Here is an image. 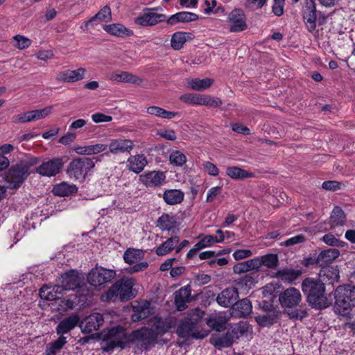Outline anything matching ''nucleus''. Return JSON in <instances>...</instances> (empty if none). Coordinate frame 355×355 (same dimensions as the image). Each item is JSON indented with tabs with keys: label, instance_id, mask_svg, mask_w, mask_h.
Wrapping results in <instances>:
<instances>
[{
	"label": "nucleus",
	"instance_id": "obj_25",
	"mask_svg": "<svg viewBox=\"0 0 355 355\" xmlns=\"http://www.w3.org/2000/svg\"><path fill=\"white\" fill-rule=\"evenodd\" d=\"M63 287L55 285L53 287L44 285L40 289V296L42 299L53 301L60 300L58 295L63 293Z\"/></svg>",
	"mask_w": 355,
	"mask_h": 355
},
{
	"label": "nucleus",
	"instance_id": "obj_60",
	"mask_svg": "<svg viewBox=\"0 0 355 355\" xmlns=\"http://www.w3.org/2000/svg\"><path fill=\"white\" fill-rule=\"evenodd\" d=\"M135 263L136 264H135L134 266L127 268L126 271L129 273L138 272L140 271H144L148 266V263L146 261H142V262H139L137 263Z\"/></svg>",
	"mask_w": 355,
	"mask_h": 355
},
{
	"label": "nucleus",
	"instance_id": "obj_46",
	"mask_svg": "<svg viewBox=\"0 0 355 355\" xmlns=\"http://www.w3.org/2000/svg\"><path fill=\"white\" fill-rule=\"evenodd\" d=\"M257 323L263 327H269L277 322V315L275 313L259 315L255 318Z\"/></svg>",
	"mask_w": 355,
	"mask_h": 355
},
{
	"label": "nucleus",
	"instance_id": "obj_42",
	"mask_svg": "<svg viewBox=\"0 0 355 355\" xmlns=\"http://www.w3.org/2000/svg\"><path fill=\"white\" fill-rule=\"evenodd\" d=\"M345 219L346 217L344 211L339 207H335L330 217L331 227L343 225L345 223Z\"/></svg>",
	"mask_w": 355,
	"mask_h": 355
},
{
	"label": "nucleus",
	"instance_id": "obj_11",
	"mask_svg": "<svg viewBox=\"0 0 355 355\" xmlns=\"http://www.w3.org/2000/svg\"><path fill=\"white\" fill-rule=\"evenodd\" d=\"M159 7L146 8L135 19V22L141 26H153L160 22L166 21V16L164 14L157 13Z\"/></svg>",
	"mask_w": 355,
	"mask_h": 355
},
{
	"label": "nucleus",
	"instance_id": "obj_48",
	"mask_svg": "<svg viewBox=\"0 0 355 355\" xmlns=\"http://www.w3.org/2000/svg\"><path fill=\"white\" fill-rule=\"evenodd\" d=\"M202 95L197 94H184L180 96V100L184 103L195 105H201Z\"/></svg>",
	"mask_w": 355,
	"mask_h": 355
},
{
	"label": "nucleus",
	"instance_id": "obj_8",
	"mask_svg": "<svg viewBox=\"0 0 355 355\" xmlns=\"http://www.w3.org/2000/svg\"><path fill=\"white\" fill-rule=\"evenodd\" d=\"M205 315L199 309L193 310L192 316L183 320L177 329V334L181 338L190 336L197 338L196 328L198 320Z\"/></svg>",
	"mask_w": 355,
	"mask_h": 355
},
{
	"label": "nucleus",
	"instance_id": "obj_6",
	"mask_svg": "<svg viewBox=\"0 0 355 355\" xmlns=\"http://www.w3.org/2000/svg\"><path fill=\"white\" fill-rule=\"evenodd\" d=\"M94 166V158L87 157L74 158L69 164L67 173L71 178L83 182Z\"/></svg>",
	"mask_w": 355,
	"mask_h": 355
},
{
	"label": "nucleus",
	"instance_id": "obj_3",
	"mask_svg": "<svg viewBox=\"0 0 355 355\" xmlns=\"http://www.w3.org/2000/svg\"><path fill=\"white\" fill-rule=\"evenodd\" d=\"M334 311L340 315H347L355 307V286L346 284L338 286L334 291Z\"/></svg>",
	"mask_w": 355,
	"mask_h": 355
},
{
	"label": "nucleus",
	"instance_id": "obj_32",
	"mask_svg": "<svg viewBox=\"0 0 355 355\" xmlns=\"http://www.w3.org/2000/svg\"><path fill=\"white\" fill-rule=\"evenodd\" d=\"M184 198V193L180 189H167L163 193L164 202L169 205L180 204Z\"/></svg>",
	"mask_w": 355,
	"mask_h": 355
},
{
	"label": "nucleus",
	"instance_id": "obj_51",
	"mask_svg": "<svg viewBox=\"0 0 355 355\" xmlns=\"http://www.w3.org/2000/svg\"><path fill=\"white\" fill-rule=\"evenodd\" d=\"M322 240L328 245L335 247H344L346 245L345 241H340L331 234H326Z\"/></svg>",
	"mask_w": 355,
	"mask_h": 355
},
{
	"label": "nucleus",
	"instance_id": "obj_36",
	"mask_svg": "<svg viewBox=\"0 0 355 355\" xmlns=\"http://www.w3.org/2000/svg\"><path fill=\"white\" fill-rule=\"evenodd\" d=\"M340 255L338 250L335 248H329L322 251L318 256L316 263L320 266L331 263Z\"/></svg>",
	"mask_w": 355,
	"mask_h": 355
},
{
	"label": "nucleus",
	"instance_id": "obj_49",
	"mask_svg": "<svg viewBox=\"0 0 355 355\" xmlns=\"http://www.w3.org/2000/svg\"><path fill=\"white\" fill-rule=\"evenodd\" d=\"M169 161L174 166H181L186 163L187 157L182 152L174 150L170 154Z\"/></svg>",
	"mask_w": 355,
	"mask_h": 355
},
{
	"label": "nucleus",
	"instance_id": "obj_23",
	"mask_svg": "<svg viewBox=\"0 0 355 355\" xmlns=\"http://www.w3.org/2000/svg\"><path fill=\"white\" fill-rule=\"evenodd\" d=\"M86 70L84 68H78L76 70H66L57 75V80L65 83H74L83 80Z\"/></svg>",
	"mask_w": 355,
	"mask_h": 355
},
{
	"label": "nucleus",
	"instance_id": "obj_10",
	"mask_svg": "<svg viewBox=\"0 0 355 355\" xmlns=\"http://www.w3.org/2000/svg\"><path fill=\"white\" fill-rule=\"evenodd\" d=\"M29 174L27 166L21 162L12 166L6 176L8 187L15 189H18Z\"/></svg>",
	"mask_w": 355,
	"mask_h": 355
},
{
	"label": "nucleus",
	"instance_id": "obj_57",
	"mask_svg": "<svg viewBox=\"0 0 355 355\" xmlns=\"http://www.w3.org/2000/svg\"><path fill=\"white\" fill-rule=\"evenodd\" d=\"M306 237L304 234H298L284 241L282 245L286 247L293 246L305 242Z\"/></svg>",
	"mask_w": 355,
	"mask_h": 355
},
{
	"label": "nucleus",
	"instance_id": "obj_63",
	"mask_svg": "<svg viewBox=\"0 0 355 355\" xmlns=\"http://www.w3.org/2000/svg\"><path fill=\"white\" fill-rule=\"evenodd\" d=\"M285 5V1H274V3L272 6V11L275 15L277 17H280L284 14V8Z\"/></svg>",
	"mask_w": 355,
	"mask_h": 355
},
{
	"label": "nucleus",
	"instance_id": "obj_56",
	"mask_svg": "<svg viewBox=\"0 0 355 355\" xmlns=\"http://www.w3.org/2000/svg\"><path fill=\"white\" fill-rule=\"evenodd\" d=\"M255 282V279L252 276L245 275L238 279L237 284L241 287L250 289L254 286Z\"/></svg>",
	"mask_w": 355,
	"mask_h": 355
},
{
	"label": "nucleus",
	"instance_id": "obj_27",
	"mask_svg": "<svg viewBox=\"0 0 355 355\" xmlns=\"http://www.w3.org/2000/svg\"><path fill=\"white\" fill-rule=\"evenodd\" d=\"M109 78L112 81L119 83H127L137 85L141 83V80L139 77L127 71H116L110 74Z\"/></svg>",
	"mask_w": 355,
	"mask_h": 355
},
{
	"label": "nucleus",
	"instance_id": "obj_53",
	"mask_svg": "<svg viewBox=\"0 0 355 355\" xmlns=\"http://www.w3.org/2000/svg\"><path fill=\"white\" fill-rule=\"evenodd\" d=\"M222 103V101L219 98L212 97L209 95H202L201 105L218 107Z\"/></svg>",
	"mask_w": 355,
	"mask_h": 355
},
{
	"label": "nucleus",
	"instance_id": "obj_12",
	"mask_svg": "<svg viewBox=\"0 0 355 355\" xmlns=\"http://www.w3.org/2000/svg\"><path fill=\"white\" fill-rule=\"evenodd\" d=\"M63 166L62 159L56 157L42 162L36 168V173L44 177H53L58 174Z\"/></svg>",
	"mask_w": 355,
	"mask_h": 355
},
{
	"label": "nucleus",
	"instance_id": "obj_16",
	"mask_svg": "<svg viewBox=\"0 0 355 355\" xmlns=\"http://www.w3.org/2000/svg\"><path fill=\"white\" fill-rule=\"evenodd\" d=\"M228 21L230 23L231 32H241L246 29V18L241 9H234L228 15Z\"/></svg>",
	"mask_w": 355,
	"mask_h": 355
},
{
	"label": "nucleus",
	"instance_id": "obj_15",
	"mask_svg": "<svg viewBox=\"0 0 355 355\" xmlns=\"http://www.w3.org/2000/svg\"><path fill=\"white\" fill-rule=\"evenodd\" d=\"M104 323V318L99 313H93L86 317L80 325L83 333L91 334L99 329Z\"/></svg>",
	"mask_w": 355,
	"mask_h": 355
},
{
	"label": "nucleus",
	"instance_id": "obj_61",
	"mask_svg": "<svg viewBox=\"0 0 355 355\" xmlns=\"http://www.w3.org/2000/svg\"><path fill=\"white\" fill-rule=\"evenodd\" d=\"M207 173L212 176H217L219 173L218 167L210 162H205L202 164Z\"/></svg>",
	"mask_w": 355,
	"mask_h": 355
},
{
	"label": "nucleus",
	"instance_id": "obj_34",
	"mask_svg": "<svg viewBox=\"0 0 355 355\" xmlns=\"http://www.w3.org/2000/svg\"><path fill=\"white\" fill-rule=\"evenodd\" d=\"M226 175L233 180H244L252 178L255 176L253 173L236 166H227L226 168Z\"/></svg>",
	"mask_w": 355,
	"mask_h": 355
},
{
	"label": "nucleus",
	"instance_id": "obj_43",
	"mask_svg": "<svg viewBox=\"0 0 355 355\" xmlns=\"http://www.w3.org/2000/svg\"><path fill=\"white\" fill-rule=\"evenodd\" d=\"M206 323L211 329L220 331L225 328L226 320L221 316L210 315L206 318Z\"/></svg>",
	"mask_w": 355,
	"mask_h": 355
},
{
	"label": "nucleus",
	"instance_id": "obj_1",
	"mask_svg": "<svg viewBox=\"0 0 355 355\" xmlns=\"http://www.w3.org/2000/svg\"><path fill=\"white\" fill-rule=\"evenodd\" d=\"M302 290L311 307L324 309L332 304L331 294L326 293L325 284L318 279L307 277L302 281Z\"/></svg>",
	"mask_w": 355,
	"mask_h": 355
},
{
	"label": "nucleus",
	"instance_id": "obj_35",
	"mask_svg": "<svg viewBox=\"0 0 355 355\" xmlns=\"http://www.w3.org/2000/svg\"><path fill=\"white\" fill-rule=\"evenodd\" d=\"M179 241L178 236H171L156 248L155 253L158 256H164L174 250Z\"/></svg>",
	"mask_w": 355,
	"mask_h": 355
},
{
	"label": "nucleus",
	"instance_id": "obj_59",
	"mask_svg": "<svg viewBox=\"0 0 355 355\" xmlns=\"http://www.w3.org/2000/svg\"><path fill=\"white\" fill-rule=\"evenodd\" d=\"M288 314L292 319L302 320L307 316V311L304 309H298L288 311Z\"/></svg>",
	"mask_w": 355,
	"mask_h": 355
},
{
	"label": "nucleus",
	"instance_id": "obj_24",
	"mask_svg": "<svg viewBox=\"0 0 355 355\" xmlns=\"http://www.w3.org/2000/svg\"><path fill=\"white\" fill-rule=\"evenodd\" d=\"M133 309L134 313L131 316L133 322L140 321L153 314V309L150 307V304L148 301L138 303Z\"/></svg>",
	"mask_w": 355,
	"mask_h": 355
},
{
	"label": "nucleus",
	"instance_id": "obj_9",
	"mask_svg": "<svg viewBox=\"0 0 355 355\" xmlns=\"http://www.w3.org/2000/svg\"><path fill=\"white\" fill-rule=\"evenodd\" d=\"M116 275L114 270L96 266L89 271L87 275V281L91 286L101 288L110 282L116 277Z\"/></svg>",
	"mask_w": 355,
	"mask_h": 355
},
{
	"label": "nucleus",
	"instance_id": "obj_40",
	"mask_svg": "<svg viewBox=\"0 0 355 355\" xmlns=\"http://www.w3.org/2000/svg\"><path fill=\"white\" fill-rule=\"evenodd\" d=\"M77 190L78 189L75 184L62 182L53 187V192L55 196H68L76 193Z\"/></svg>",
	"mask_w": 355,
	"mask_h": 355
},
{
	"label": "nucleus",
	"instance_id": "obj_4",
	"mask_svg": "<svg viewBox=\"0 0 355 355\" xmlns=\"http://www.w3.org/2000/svg\"><path fill=\"white\" fill-rule=\"evenodd\" d=\"M101 348L103 352H112L116 347L124 349L131 343L130 334H128L125 329L121 326L103 331L101 332Z\"/></svg>",
	"mask_w": 355,
	"mask_h": 355
},
{
	"label": "nucleus",
	"instance_id": "obj_18",
	"mask_svg": "<svg viewBox=\"0 0 355 355\" xmlns=\"http://www.w3.org/2000/svg\"><path fill=\"white\" fill-rule=\"evenodd\" d=\"M238 298L239 292L237 288L230 287L218 294L216 302L220 306L227 308L233 306Z\"/></svg>",
	"mask_w": 355,
	"mask_h": 355
},
{
	"label": "nucleus",
	"instance_id": "obj_26",
	"mask_svg": "<svg viewBox=\"0 0 355 355\" xmlns=\"http://www.w3.org/2000/svg\"><path fill=\"white\" fill-rule=\"evenodd\" d=\"M198 15L191 12H179L172 15L168 19L166 22L170 25H174L177 23H189L198 19Z\"/></svg>",
	"mask_w": 355,
	"mask_h": 355
},
{
	"label": "nucleus",
	"instance_id": "obj_29",
	"mask_svg": "<svg viewBox=\"0 0 355 355\" xmlns=\"http://www.w3.org/2000/svg\"><path fill=\"white\" fill-rule=\"evenodd\" d=\"M252 304L247 298L236 301L232 306V312L238 318H243L249 315L252 312Z\"/></svg>",
	"mask_w": 355,
	"mask_h": 355
},
{
	"label": "nucleus",
	"instance_id": "obj_50",
	"mask_svg": "<svg viewBox=\"0 0 355 355\" xmlns=\"http://www.w3.org/2000/svg\"><path fill=\"white\" fill-rule=\"evenodd\" d=\"M98 19L101 22H108L112 19L111 10L109 6H104L94 16L93 19Z\"/></svg>",
	"mask_w": 355,
	"mask_h": 355
},
{
	"label": "nucleus",
	"instance_id": "obj_52",
	"mask_svg": "<svg viewBox=\"0 0 355 355\" xmlns=\"http://www.w3.org/2000/svg\"><path fill=\"white\" fill-rule=\"evenodd\" d=\"M13 40L15 42L14 46L21 50L27 49L32 43L30 39L21 35L14 36Z\"/></svg>",
	"mask_w": 355,
	"mask_h": 355
},
{
	"label": "nucleus",
	"instance_id": "obj_13",
	"mask_svg": "<svg viewBox=\"0 0 355 355\" xmlns=\"http://www.w3.org/2000/svg\"><path fill=\"white\" fill-rule=\"evenodd\" d=\"M60 282L61 283L60 286L63 287V291H74L80 288L83 278L77 271L71 270L62 274L60 277Z\"/></svg>",
	"mask_w": 355,
	"mask_h": 355
},
{
	"label": "nucleus",
	"instance_id": "obj_64",
	"mask_svg": "<svg viewBox=\"0 0 355 355\" xmlns=\"http://www.w3.org/2000/svg\"><path fill=\"white\" fill-rule=\"evenodd\" d=\"M322 188L329 191H336L340 189V183L337 181H325L322 184Z\"/></svg>",
	"mask_w": 355,
	"mask_h": 355
},
{
	"label": "nucleus",
	"instance_id": "obj_62",
	"mask_svg": "<svg viewBox=\"0 0 355 355\" xmlns=\"http://www.w3.org/2000/svg\"><path fill=\"white\" fill-rule=\"evenodd\" d=\"M92 119L94 123H98L102 122H110L112 120V117L101 112H97L92 115Z\"/></svg>",
	"mask_w": 355,
	"mask_h": 355
},
{
	"label": "nucleus",
	"instance_id": "obj_17",
	"mask_svg": "<svg viewBox=\"0 0 355 355\" xmlns=\"http://www.w3.org/2000/svg\"><path fill=\"white\" fill-rule=\"evenodd\" d=\"M316 8L313 0H306V6L303 8V19L306 23L308 31L311 33L316 28Z\"/></svg>",
	"mask_w": 355,
	"mask_h": 355
},
{
	"label": "nucleus",
	"instance_id": "obj_2",
	"mask_svg": "<svg viewBox=\"0 0 355 355\" xmlns=\"http://www.w3.org/2000/svg\"><path fill=\"white\" fill-rule=\"evenodd\" d=\"M151 328L141 327L130 334L131 343L139 344L146 349L157 342L159 336H163L170 329V326L160 318H154Z\"/></svg>",
	"mask_w": 355,
	"mask_h": 355
},
{
	"label": "nucleus",
	"instance_id": "obj_47",
	"mask_svg": "<svg viewBox=\"0 0 355 355\" xmlns=\"http://www.w3.org/2000/svg\"><path fill=\"white\" fill-rule=\"evenodd\" d=\"M80 302L78 296L76 294H71L67 298L60 300V305L63 309H72Z\"/></svg>",
	"mask_w": 355,
	"mask_h": 355
},
{
	"label": "nucleus",
	"instance_id": "obj_19",
	"mask_svg": "<svg viewBox=\"0 0 355 355\" xmlns=\"http://www.w3.org/2000/svg\"><path fill=\"white\" fill-rule=\"evenodd\" d=\"M112 154L130 153L134 148L133 141L126 139H116L111 140L109 146Z\"/></svg>",
	"mask_w": 355,
	"mask_h": 355
},
{
	"label": "nucleus",
	"instance_id": "obj_38",
	"mask_svg": "<svg viewBox=\"0 0 355 355\" xmlns=\"http://www.w3.org/2000/svg\"><path fill=\"white\" fill-rule=\"evenodd\" d=\"M103 29L108 33L117 37L132 35V32L121 24L104 25Z\"/></svg>",
	"mask_w": 355,
	"mask_h": 355
},
{
	"label": "nucleus",
	"instance_id": "obj_28",
	"mask_svg": "<svg viewBox=\"0 0 355 355\" xmlns=\"http://www.w3.org/2000/svg\"><path fill=\"white\" fill-rule=\"evenodd\" d=\"M339 270L337 267L326 266L321 268L319 272V280L328 284H333L339 279Z\"/></svg>",
	"mask_w": 355,
	"mask_h": 355
},
{
	"label": "nucleus",
	"instance_id": "obj_30",
	"mask_svg": "<svg viewBox=\"0 0 355 355\" xmlns=\"http://www.w3.org/2000/svg\"><path fill=\"white\" fill-rule=\"evenodd\" d=\"M177 226V218L172 214L164 213L158 218L157 221V227L162 231H170Z\"/></svg>",
	"mask_w": 355,
	"mask_h": 355
},
{
	"label": "nucleus",
	"instance_id": "obj_58",
	"mask_svg": "<svg viewBox=\"0 0 355 355\" xmlns=\"http://www.w3.org/2000/svg\"><path fill=\"white\" fill-rule=\"evenodd\" d=\"M157 135L169 141H174L177 138L175 132L172 129H162L158 131Z\"/></svg>",
	"mask_w": 355,
	"mask_h": 355
},
{
	"label": "nucleus",
	"instance_id": "obj_5",
	"mask_svg": "<svg viewBox=\"0 0 355 355\" xmlns=\"http://www.w3.org/2000/svg\"><path fill=\"white\" fill-rule=\"evenodd\" d=\"M135 284L132 278H123L116 281L108 291L102 294L101 299L103 302L127 301L135 297L132 287Z\"/></svg>",
	"mask_w": 355,
	"mask_h": 355
},
{
	"label": "nucleus",
	"instance_id": "obj_22",
	"mask_svg": "<svg viewBox=\"0 0 355 355\" xmlns=\"http://www.w3.org/2000/svg\"><path fill=\"white\" fill-rule=\"evenodd\" d=\"M191 300V290L189 285L180 288L175 293V304L178 311L184 310L187 303Z\"/></svg>",
	"mask_w": 355,
	"mask_h": 355
},
{
	"label": "nucleus",
	"instance_id": "obj_33",
	"mask_svg": "<svg viewBox=\"0 0 355 355\" xmlns=\"http://www.w3.org/2000/svg\"><path fill=\"white\" fill-rule=\"evenodd\" d=\"M192 39L193 35L191 33L178 31L171 36V46L174 50H180L187 40Z\"/></svg>",
	"mask_w": 355,
	"mask_h": 355
},
{
	"label": "nucleus",
	"instance_id": "obj_55",
	"mask_svg": "<svg viewBox=\"0 0 355 355\" xmlns=\"http://www.w3.org/2000/svg\"><path fill=\"white\" fill-rule=\"evenodd\" d=\"M52 110L53 106L51 105L45 107L42 109L33 110L34 121H37L46 118L51 113Z\"/></svg>",
	"mask_w": 355,
	"mask_h": 355
},
{
	"label": "nucleus",
	"instance_id": "obj_21",
	"mask_svg": "<svg viewBox=\"0 0 355 355\" xmlns=\"http://www.w3.org/2000/svg\"><path fill=\"white\" fill-rule=\"evenodd\" d=\"M80 322V317L77 314H72L60 321L56 327V333L62 336L73 329Z\"/></svg>",
	"mask_w": 355,
	"mask_h": 355
},
{
	"label": "nucleus",
	"instance_id": "obj_20",
	"mask_svg": "<svg viewBox=\"0 0 355 355\" xmlns=\"http://www.w3.org/2000/svg\"><path fill=\"white\" fill-rule=\"evenodd\" d=\"M141 182L148 187H156L162 185L166 179L164 172L150 171L140 176Z\"/></svg>",
	"mask_w": 355,
	"mask_h": 355
},
{
	"label": "nucleus",
	"instance_id": "obj_41",
	"mask_svg": "<svg viewBox=\"0 0 355 355\" xmlns=\"http://www.w3.org/2000/svg\"><path fill=\"white\" fill-rule=\"evenodd\" d=\"M144 252L141 250L128 248L123 254V259L128 264H133L142 259Z\"/></svg>",
	"mask_w": 355,
	"mask_h": 355
},
{
	"label": "nucleus",
	"instance_id": "obj_14",
	"mask_svg": "<svg viewBox=\"0 0 355 355\" xmlns=\"http://www.w3.org/2000/svg\"><path fill=\"white\" fill-rule=\"evenodd\" d=\"M301 301V293L294 287L286 289L279 295V302L283 307L292 308L296 306Z\"/></svg>",
	"mask_w": 355,
	"mask_h": 355
},
{
	"label": "nucleus",
	"instance_id": "obj_54",
	"mask_svg": "<svg viewBox=\"0 0 355 355\" xmlns=\"http://www.w3.org/2000/svg\"><path fill=\"white\" fill-rule=\"evenodd\" d=\"M33 110L25 112L21 114H19L16 116H15V121L21 123H29L34 121L33 117Z\"/></svg>",
	"mask_w": 355,
	"mask_h": 355
},
{
	"label": "nucleus",
	"instance_id": "obj_31",
	"mask_svg": "<svg viewBox=\"0 0 355 355\" xmlns=\"http://www.w3.org/2000/svg\"><path fill=\"white\" fill-rule=\"evenodd\" d=\"M128 167L130 171L135 173L142 171L147 164L146 157L143 154L130 156L128 160Z\"/></svg>",
	"mask_w": 355,
	"mask_h": 355
},
{
	"label": "nucleus",
	"instance_id": "obj_44",
	"mask_svg": "<svg viewBox=\"0 0 355 355\" xmlns=\"http://www.w3.org/2000/svg\"><path fill=\"white\" fill-rule=\"evenodd\" d=\"M67 343V338L60 336L54 342L50 343L46 349V355H55Z\"/></svg>",
	"mask_w": 355,
	"mask_h": 355
},
{
	"label": "nucleus",
	"instance_id": "obj_45",
	"mask_svg": "<svg viewBox=\"0 0 355 355\" xmlns=\"http://www.w3.org/2000/svg\"><path fill=\"white\" fill-rule=\"evenodd\" d=\"M261 266H264L268 268L274 269L279 263L278 257L275 254H268L260 257Z\"/></svg>",
	"mask_w": 355,
	"mask_h": 355
},
{
	"label": "nucleus",
	"instance_id": "obj_7",
	"mask_svg": "<svg viewBox=\"0 0 355 355\" xmlns=\"http://www.w3.org/2000/svg\"><path fill=\"white\" fill-rule=\"evenodd\" d=\"M252 331L250 325L247 322H239L231 326L227 331L225 335L220 338L216 343V345L221 347H227L230 346L236 340L247 335Z\"/></svg>",
	"mask_w": 355,
	"mask_h": 355
},
{
	"label": "nucleus",
	"instance_id": "obj_37",
	"mask_svg": "<svg viewBox=\"0 0 355 355\" xmlns=\"http://www.w3.org/2000/svg\"><path fill=\"white\" fill-rule=\"evenodd\" d=\"M302 272L299 270L286 268L277 272L276 277L284 282L292 283L296 280Z\"/></svg>",
	"mask_w": 355,
	"mask_h": 355
},
{
	"label": "nucleus",
	"instance_id": "obj_39",
	"mask_svg": "<svg viewBox=\"0 0 355 355\" xmlns=\"http://www.w3.org/2000/svg\"><path fill=\"white\" fill-rule=\"evenodd\" d=\"M214 83V80L206 78L204 79L192 78L187 81L189 87L196 91H204L209 88Z\"/></svg>",
	"mask_w": 355,
	"mask_h": 355
}]
</instances>
